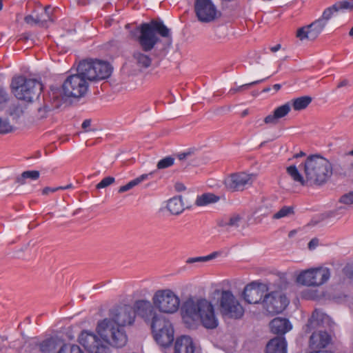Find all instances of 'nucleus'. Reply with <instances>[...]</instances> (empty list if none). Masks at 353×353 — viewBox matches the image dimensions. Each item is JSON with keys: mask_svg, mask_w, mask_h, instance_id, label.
Wrapping results in <instances>:
<instances>
[{"mask_svg": "<svg viewBox=\"0 0 353 353\" xmlns=\"http://www.w3.org/2000/svg\"><path fill=\"white\" fill-rule=\"evenodd\" d=\"M112 68L107 62L99 60H84L79 63L77 73L70 75L64 81L62 88L65 97L81 98L88 90L89 81L108 79Z\"/></svg>", "mask_w": 353, "mask_h": 353, "instance_id": "nucleus-1", "label": "nucleus"}, {"mask_svg": "<svg viewBox=\"0 0 353 353\" xmlns=\"http://www.w3.org/2000/svg\"><path fill=\"white\" fill-rule=\"evenodd\" d=\"M97 332L101 339L94 334L83 332L79 336V343L90 353H108L107 344L116 347H123L128 337L123 328L117 326L112 321L104 319L97 326Z\"/></svg>", "mask_w": 353, "mask_h": 353, "instance_id": "nucleus-2", "label": "nucleus"}, {"mask_svg": "<svg viewBox=\"0 0 353 353\" xmlns=\"http://www.w3.org/2000/svg\"><path fill=\"white\" fill-rule=\"evenodd\" d=\"M138 29L139 34L136 37V41L140 48L134 50L132 59L138 67L148 68L151 65L152 61L150 52L160 41L157 33L167 39L170 44L172 42L170 30L160 20H152L149 23H143Z\"/></svg>", "mask_w": 353, "mask_h": 353, "instance_id": "nucleus-3", "label": "nucleus"}, {"mask_svg": "<svg viewBox=\"0 0 353 353\" xmlns=\"http://www.w3.org/2000/svg\"><path fill=\"white\" fill-rule=\"evenodd\" d=\"M181 314L184 325L189 329L194 330L202 325L213 330L219 325L214 306L205 298L188 299L181 306Z\"/></svg>", "mask_w": 353, "mask_h": 353, "instance_id": "nucleus-4", "label": "nucleus"}, {"mask_svg": "<svg viewBox=\"0 0 353 353\" xmlns=\"http://www.w3.org/2000/svg\"><path fill=\"white\" fill-rule=\"evenodd\" d=\"M303 165L305 178L300 174L295 165L287 168L288 174L301 185H321L332 174L331 163L320 155H310Z\"/></svg>", "mask_w": 353, "mask_h": 353, "instance_id": "nucleus-5", "label": "nucleus"}, {"mask_svg": "<svg viewBox=\"0 0 353 353\" xmlns=\"http://www.w3.org/2000/svg\"><path fill=\"white\" fill-rule=\"evenodd\" d=\"M10 86L12 93L18 99L27 102L37 99L43 89L39 81L21 76L13 78Z\"/></svg>", "mask_w": 353, "mask_h": 353, "instance_id": "nucleus-6", "label": "nucleus"}, {"mask_svg": "<svg viewBox=\"0 0 353 353\" xmlns=\"http://www.w3.org/2000/svg\"><path fill=\"white\" fill-rule=\"evenodd\" d=\"M152 301L160 313L173 314L178 310L180 305L179 296L170 289L157 290Z\"/></svg>", "mask_w": 353, "mask_h": 353, "instance_id": "nucleus-7", "label": "nucleus"}, {"mask_svg": "<svg viewBox=\"0 0 353 353\" xmlns=\"http://www.w3.org/2000/svg\"><path fill=\"white\" fill-rule=\"evenodd\" d=\"M219 311L224 318L239 319L244 314V309L230 290H223L219 298Z\"/></svg>", "mask_w": 353, "mask_h": 353, "instance_id": "nucleus-8", "label": "nucleus"}, {"mask_svg": "<svg viewBox=\"0 0 353 353\" xmlns=\"http://www.w3.org/2000/svg\"><path fill=\"white\" fill-rule=\"evenodd\" d=\"M136 314L141 317L151 327L159 326L162 319L165 318L153 304L148 300H138L134 303Z\"/></svg>", "mask_w": 353, "mask_h": 353, "instance_id": "nucleus-9", "label": "nucleus"}, {"mask_svg": "<svg viewBox=\"0 0 353 353\" xmlns=\"http://www.w3.org/2000/svg\"><path fill=\"white\" fill-rule=\"evenodd\" d=\"M330 277V270L320 267L301 272L296 281L303 285L317 287L324 284Z\"/></svg>", "mask_w": 353, "mask_h": 353, "instance_id": "nucleus-10", "label": "nucleus"}, {"mask_svg": "<svg viewBox=\"0 0 353 353\" xmlns=\"http://www.w3.org/2000/svg\"><path fill=\"white\" fill-rule=\"evenodd\" d=\"M62 341L58 337H50L40 342L32 341L26 343L19 353H56Z\"/></svg>", "mask_w": 353, "mask_h": 353, "instance_id": "nucleus-11", "label": "nucleus"}, {"mask_svg": "<svg viewBox=\"0 0 353 353\" xmlns=\"http://www.w3.org/2000/svg\"><path fill=\"white\" fill-rule=\"evenodd\" d=\"M263 308L272 315L282 312L289 303L286 296L281 291H273L264 295L261 302Z\"/></svg>", "mask_w": 353, "mask_h": 353, "instance_id": "nucleus-12", "label": "nucleus"}, {"mask_svg": "<svg viewBox=\"0 0 353 353\" xmlns=\"http://www.w3.org/2000/svg\"><path fill=\"white\" fill-rule=\"evenodd\" d=\"M194 11L199 21L212 22L221 16V12L211 0H195Z\"/></svg>", "mask_w": 353, "mask_h": 353, "instance_id": "nucleus-13", "label": "nucleus"}, {"mask_svg": "<svg viewBox=\"0 0 353 353\" xmlns=\"http://www.w3.org/2000/svg\"><path fill=\"white\" fill-rule=\"evenodd\" d=\"M64 99L59 89H51L48 94L43 98V104L37 110V116L39 119L46 118L48 114L61 107Z\"/></svg>", "mask_w": 353, "mask_h": 353, "instance_id": "nucleus-14", "label": "nucleus"}, {"mask_svg": "<svg viewBox=\"0 0 353 353\" xmlns=\"http://www.w3.org/2000/svg\"><path fill=\"white\" fill-rule=\"evenodd\" d=\"M136 312L134 306L124 305L114 308L112 312V319H110L117 326L123 327L132 325L135 320Z\"/></svg>", "mask_w": 353, "mask_h": 353, "instance_id": "nucleus-15", "label": "nucleus"}, {"mask_svg": "<svg viewBox=\"0 0 353 353\" xmlns=\"http://www.w3.org/2000/svg\"><path fill=\"white\" fill-rule=\"evenodd\" d=\"M255 176L245 172L233 173L224 180L225 188L230 192L243 191L247 186L251 185Z\"/></svg>", "mask_w": 353, "mask_h": 353, "instance_id": "nucleus-16", "label": "nucleus"}, {"mask_svg": "<svg viewBox=\"0 0 353 353\" xmlns=\"http://www.w3.org/2000/svg\"><path fill=\"white\" fill-rule=\"evenodd\" d=\"M159 326L151 327L157 343L163 347H168L174 341V328L165 318L162 319Z\"/></svg>", "mask_w": 353, "mask_h": 353, "instance_id": "nucleus-17", "label": "nucleus"}, {"mask_svg": "<svg viewBox=\"0 0 353 353\" xmlns=\"http://www.w3.org/2000/svg\"><path fill=\"white\" fill-rule=\"evenodd\" d=\"M326 25L323 19H316L311 24L298 29L296 37L301 40L313 41L321 34Z\"/></svg>", "mask_w": 353, "mask_h": 353, "instance_id": "nucleus-18", "label": "nucleus"}, {"mask_svg": "<svg viewBox=\"0 0 353 353\" xmlns=\"http://www.w3.org/2000/svg\"><path fill=\"white\" fill-rule=\"evenodd\" d=\"M266 290L265 285L252 282L247 285L243 290L244 300L250 304H258L261 303L263 293Z\"/></svg>", "mask_w": 353, "mask_h": 353, "instance_id": "nucleus-19", "label": "nucleus"}, {"mask_svg": "<svg viewBox=\"0 0 353 353\" xmlns=\"http://www.w3.org/2000/svg\"><path fill=\"white\" fill-rule=\"evenodd\" d=\"M291 110L290 103H286L277 107L271 114L268 115L264 119V123L266 124L276 125L279 119L285 117Z\"/></svg>", "mask_w": 353, "mask_h": 353, "instance_id": "nucleus-20", "label": "nucleus"}, {"mask_svg": "<svg viewBox=\"0 0 353 353\" xmlns=\"http://www.w3.org/2000/svg\"><path fill=\"white\" fill-rule=\"evenodd\" d=\"M331 341V336L326 332L320 331L313 333L310 339V346L312 349L325 347Z\"/></svg>", "mask_w": 353, "mask_h": 353, "instance_id": "nucleus-21", "label": "nucleus"}, {"mask_svg": "<svg viewBox=\"0 0 353 353\" xmlns=\"http://www.w3.org/2000/svg\"><path fill=\"white\" fill-rule=\"evenodd\" d=\"M287 343L283 336L271 339L266 345V353H287Z\"/></svg>", "mask_w": 353, "mask_h": 353, "instance_id": "nucleus-22", "label": "nucleus"}, {"mask_svg": "<svg viewBox=\"0 0 353 353\" xmlns=\"http://www.w3.org/2000/svg\"><path fill=\"white\" fill-rule=\"evenodd\" d=\"M194 345L190 336H182L177 339L174 346V353H194Z\"/></svg>", "mask_w": 353, "mask_h": 353, "instance_id": "nucleus-23", "label": "nucleus"}, {"mask_svg": "<svg viewBox=\"0 0 353 353\" xmlns=\"http://www.w3.org/2000/svg\"><path fill=\"white\" fill-rule=\"evenodd\" d=\"M271 331L276 334L283 335L292 329L290 321L286 319L275 318L270 323Z\"/></svg>", "mask_w": 353, "mask_h": 353, "instance_id": "nucleus-24", "label": "nucleus"}, {"mask_svg": "<svg viewBox=\"0 0 353 353\" xmlns=\"http://www.w3.org/2000/svg\"><path fill=\"white\" fill-rule=\"evenodd\" d=\"M243 220V217L239 214H232L222 219L219 225L221 227L238 228Z\"/></svg>", "mask_w": 353, "mask_h": 353, "instance_id": "nucleus-25", "label": "nucleus"}, {"mask_svg": "<svg viewBox=\"0 0 353 353\" xmlns=\"http://www.w3.org/2000/svg\"><path fill=\"white\" fill-rule=\"evenodd\" d=\"M168 210L173 214H179L184 210L183 203L181 196L170 199L167 204Z\"/></svg>", "mask_w": 353, "mask_h": 353, "instance_id": "nucleus-26", "label": "nucleus"}, {"mask_svg": "<svg viewBox=\"0 0 353 353\" xmlns=\"http://www.w3.org/2000/svg\"><path fill=\"white\" fill-rule=\"evenodd\" d=\"M150 176H152V173L143 174L140 175L139 176L137 177L136 179L128 182L126 185L121 186L118 190V192L123 193V192H127V191L132 189L133 188L139 185L144 181L148 180Z\"/></svg>", "mask_w": 353, "mask_h": 353, "instance_id": "nucleus-27", "label": "nucleus"}, {"mask_svg": "<svg viewBox=\"0 0 353 353\" xmlns=\"http://www.w3.org/2000/svg\"><path fill=\"white\" fill-rule=\"evenodd\" d=\"M312 97L309 96H303L294 99L289 103L294 110L299 111L305 109L312 102Z\"/></svg>", "mask_w": 353, "mask_h": 353, "instance_id": "nucleus-28", "label": "nucleus"}, {"mask_svg": "<svg viewBox=\"0 0 353 353\" xmlns=\"http://www.w3.org/2000/svg\"><path fill=\"white\" fill-rule=\"evenodd\" d=\"M40 173L37 170H28L22 172L16 178V183L23 185L26 183V179L35 181L39 178Z\"/></svg>", "mask_w": 353, "mask_h": 353, "instance_id": "nucleus-29", "label": "nucleus"}, {"mask_svg": "<svg viewBox=\"0 0 353 353\" xmlns=\"http://www.w3.org/2000/svg\"><path fill=\"white\" fill-rule=\"evenodd\" d=\"M52 11L53 9L50 6H46L44 10H43L41 14L37 15L38 24L44 26L48 21H53V19L52 18Z\"/></svg>", "mask_w": 353, "mask_h": 353, "instance_id": "nucleus-30", "label": "nucleus"}, {"mask_svg": "<svg viewBox=\"0 0 353 353\" xmlns=\"http://www.w3.org/2000/svg\"><path fill=\"white\" fill-rule=\"evenodd\" d=\"M219 199V197L214 194H203L196 198L195 203L198 206H203L210 203H215L218 201Z\"/></svg>", "mask_w": 353, "mask_h": 353, "instance_id": "nucleus-31", "label": "nucleus"}, {"mask_svg": "<svg viewBox=\"0 0 353 353\" xmlns=\"http://www.w3.org/2000/svg\"><path fill=\"white\" fill-rule=\"evenodd\" d=\"M325 318H327V316L324 313L316 309L309 319V325L312 327L317 326L323 323Z\"/></svg>", "mask_w": 353, "mask_h": 353, "instance_id": "nucleus-32", "label": "nucleus"}, {"mask_svg": "<svg viewBox=\"0 0 353 353\" xmlns=\"http://www.w3.org/2000/svg\"><path fill=\"white\" fill-rule=\"evenodd\" d=\"M294 214V208L292 206H283L278 212H274L272 215L273 219H280L288 217Z\"/></svg>", "mask_w": 353, "mask_h": 353, "instance_id": "nucleus-33", "label": "nucleus"}, {"mask_svg": "<svg viewBox=\"0 0 353 353\" xmlns=\"http://www.w3.org/2000/svg\"><path fill=\"white\" fill-rule=\"evenodd\" d=\"M343 9L340 5V1L336 3L331 7L326 8L322 14V17L319 19H323L325 21V24H327V21L332 17V14L334 12H338L339 10Z\"/></svg>", "mask_w": 353, "mask_h": 353, "instance_id": "nucleus-34", "label": "nucleus"}, {"mask_svg": "<svg viewBox=\"0 0 353 353\" xmlns=\"http://www.w3.org/2000/svg\"><path fill=\"white\" fill-rule=\"evenodd\" d=\"M8 114L12 117L13 119H18L23 114V108L21 105L17 103L12 104L7 110Z\"/></svg>", "mask_w": 353, "mask_h": 353, "instance_id": "nucleus-35", "label": "nucleus"}, {"mask_svg": "<svg viewBox=\"0 0 353 353\" xmlns=\"http://www.w3.org/2000/svg\"><path fill=\"white\" fill-rule=\"evenodd\" d=\"M217 256H218V252H214L208 256L189 258L186 261V263H189V264L194 263H205V262H208L212 259H214Z\"/></svg>", "mask_w": 353, "mask_h": 353, "instance_id": "nucleus-36", "label": "nucleus"}, {"mask_svg": "<svg viewBox=\"0 0 353 353\" xmlns=\"http://www.w3.org/2000/svg\"><path fill=\"white\" fill-rule=\"evenodd\" d=\"M57 353H83L77 345L63 344Z\"/></svg>", "mask_w": 353, "mask_h": 353, "instance_id": "nucleus-37", "label": "nucleus"}, {"mask_svg": "<svg viewBox=\"0 0 353 353\" xmlns=\"http://www.w3.org/2000/svg\"><path fill=\"white\" fill-rule=\"evenodd\" d=\"M277 206L275 203L272 202H265L260 208L261 212H262L263 216H268L269 214L273 213Z\"/></svg>", "mask_w": 353, "mask_h": 353, "instance_id": "nucleus-38", "label": "nucleus"}, {"mask_svg": "<svg viewBox=\"0 0 353 353\" xmlns=\"http://www.w3.org/2000/svg\"><path fill=\"white\" fill-rule=\"evenodd\" d=\"M174 159L172 157H166L162 159H161L157 165V167L159 170H162L165 168H168L170 166H172L174 164Z\"/></svg>", "mask_w": 353, "mask_h": 353, "instance_id": "nucleus-39", "label": "nucleus"}, {"mask_svg": "<svg viewBox=\"0 0 353 353\" xmlns=\"http://www.w3.org/2000/svg\"><path fill=\"white\" fill-rule=\"evenodd\" d=\"M14 128L7 119H2L0 117V134H7L12 132Z\"/></svg>", "mask_w": 353, "mask_h": 353, "instance_id": "nucleus-40", "label": "nucleus"}, {"mask_svg": "<svg viewBox=\"0 0 353 353\" xmlns=\"http://www.w3.org/2000/svg\"><path fill=\"white\" fill-rule=\"evenodd\" d=\"M263 80L264 79H261V80H259V81H253V82H251V83H246V84L240 85V86H239L237 88H231L229 90V94L232 95V94H234L236 92H243L245 89L248 88L251 85L259 83L262 82Z\"/></svg>", "mask_w": 353, "mask_h": 353, "instance_id": "nucleus-41", "label": "nucleus"}, {"mask_svg": "<svg viewBox=\"0 0 353 353\" xmlns=\"http://www.w3.org/2000/svg\"><path fill=\"white\" fill-rule=\"evenodd\" d=\"M10 99L9 94L3 88H0V110H2L6 106Z\"/></svg>", "mask_w": 353, "mask_h": 353, "instance_id": "nucleus-42", "label": "nucleus"}, {"mask_svg": "<svg viewBox=\"0 0 353 353\" xmlns=\"http://www.w3.org/2000/svg\"><path fill=\"white\" fill-rule=\"evenodd\" d=\"M115 181V179L112 176H107L103 179L101 182H99L97 185L96 188L97 189L104 188H106L111 184H112Z\"/></svg>", "mask_w": 353, "mask_h": 353, "instance_id": "nucleus-43", "label": "nucleus"}, {"mask_svg": "<svg viewBox=\"0 0 353 353\" xmlns=\"http://www.w3.org/2000/svg\"><path fill=\"white\" fill-rule=\"evenodd\" d=\"M339 201L342 203L350 205L353 203V191L343 195Z\"/></svg>", "mask_w": 353, "mask_h": 353, "instance_id": "nucleus-44", "label": "nucleus"}, {"mask_svg": "<svg viewBox=\"0 0 353 353\" xmlns=\"http://www.w3.org/2000/svg\"><path fill=\"white\" fill-rule=\"evenodd\" d=\"M193 154L194 151L189 150L182 153H178L176 156L180 161H183L190 159L193 156Z\"/></svg>", "mask_w": 353, "mask_h": 353, "instance_id": "nucleus-45", "label": "nucleus"}, {"mask_svg": "<svg viewBox=\"0 0 353 353\" xmlns=\"http://www.w3.org/2000/svg\"><path fill=\"white\" fill-rule=\"evenodd\" d=\"M340 5L343 9L353 10V0L341 1Z\"/></svg>", "mask_w": 353, "mask_h": 353, "instance_id": "nucleus-46", "label": "nucleus"}, {"mask_svg": "<svg viewBox=\"0 0 353 353\" xmlns=\"http://www.w3.org/2000/svg\"><path fill=\"white\" fill-rule=\"evenodd\" d=\"M25 21L28 24H38L37 23V16L34 17L32 15H28L24 19Z\"/></svg>", "mask_w": 353, "mask_h": 353, "instance_id": "nucleus-47", "label": "nucleus"}, {"mask_svg": "<svg viewBox=\"0 0 353 353\" xmlns=\"http://www.w3.org/2000/svg\"><path fill=\"white\" fill-rule=\"evenodd\" d=\"M318 245H319V239L316 238L312 239L308 243V248L310 250H314L318 246Z\"/></svg>", "mask_w": 353, "mask_h": 353, "instance_id": "nucleus-48", "label": "nucleus"}, {"mask_svg": "<svg viewBox=\"0 0 353 353\" xmlns=\"http://www.w3.org/2000/svg\"><path fill=\"white\" fill-rule=\"evenodd\" d=\"M57 190H59V189H58V187H57V188L46 187L44 189H43L42 194L44 195H47L50 192H54Z\"/></svg>", "mask_w": 353, "mask_h": 353, "instance_id": "nucleus-49", "label": "nucleus"}, {"mask_svg": "<svg viewBox=\"0 0 353 353\" xmlns=\"http://www.w3.org/2000/svg\"><path fill=\"white\" fill-rule=\"evenodd\" d=\"M90 125H91V120H90V119H85V120L83 122V123H82V125H81V127H82V128H83V130H85V131H88V130H87V128H88V127H90Z\"/></svg>", "mask_w": 353, "mask_h": 353, "instance_id": "nucleus-50", "label": "nucleus"}, {"mask_svg": "<svg viewBox=\"0 0 353 353\" xmlns=\"http://www.w3.org/2000/svg\"><path fill=\"white\" fill-rule=\"evenodd\" d=\"M7 346L6 339L0 336V351Z\"/></svg>", "mask_w": 353, "mask_h": 353, "instance_id": "nucleus-51", "label": "nucleus"}, {"mask_svg": "<svg viewBox=\"0 0 353 353\" xmlns=\"http://www.w3.org/2000/svg\"><path fill=\"white\" fill-rule=\"evenodd\" d=\"M349 85V81L347 79H344L339 83L337 88H341L344 86H347Z\"/></svg>", "mask_w": 353, "mask_h": 353, "instance_id": "nucleus-52", "label": "nucleus"}, {"mask_svg": "<svg viewBox=\"0 0 353 353\" xmlns=\"http://www.w3.org/2000/svg\"><path fill=\"white\" fill-rule=\"evenodd\" d=\"M227 35L226 32H222L221 34L216 33V37L218 39H224Z\"/></svg>", "mask_w": 353, "mask_h": 353, "instance_id": "nucleus-53", "label": "nucleus"}, {"mask_svg": "<svg viewBox=\"0 0 353 353\" xmlns=\"http://www.w3.org/2000/svg\"><path fill=\"white\" fill-rule=\"evenodd\" d=\"M281 46L280 44H277V45H276L275 46L272 47V48H270V50H271V51H272V52H277L279 50H280V49H281Z\"/></svg>", "mask_w": 353, "mask_h": 353, "instance_id": "nucleus-54", "label": "nucleus"}, {"mask_svg": "<svg viewBox=\"0 0 353 353\" xmlns=\"http://www.w3.org/2000/svg\"><path fill=\"white\" fill-rule=\"evenodd\" d=\"M305 153L301 151L299 153L294 154L293 157L295 159H297V158L305 157Z\"/></svg>", "mask_w": 353, "mask_h": 353, "instance_id": "nucleus-55", "label": "nucleus"}, {"mask_svg": "<svg viewBox=\"0 0 353 353\" xmlns=\"http://www.w3.org/2000/svg\"><path fill=\"white\" fill-rule=\"evenodd\" d=\"M72 188V184H68L65 186H59L58 187V189L59 190H68V189H70V188Z\"/></svg>", "mask_w": 353, "mask_h": 353, "instance_id": "nucleus-56", "label": "nucleus"}, {"mask_svg": "<svg viewBox=\"0 0 353 353\" xmlns=\"http://www.w3.org/2000/svg\"><path fill=\"white\" fill-rule=\"evenodd\" d=\"M176 188L179 191H181V190H185V187L183 186V184H176Z\"/></svg>", "mask_w": 353, "mask_h": 353, "instance_id": "nucleus-57", "label": "nucleus"}, {"mask_svg": "<svg viewBox=\"0 0 353 353\" xmlns=\"http://www.w3.org/2000/svg\"><path fill=\"white\" fill-rule=\"evenodd\" d=\"M249 113V111L248 109L246 110H244L242 112H241V117H245V116H247Z\"/></svg>", "mask_w": 353, "mask_h": 353, "instance_id": "nucleus-58", "label": "nucleus"}, {"mask_svg": "<svg viewBox=\"0 0 353 353\" xmlns=\"http://www.w3.org/2000/svg\"><path fill=\"white\" fill-rule=\"evenodd\" d=\"M79 4L84 5L87 3V0H77Z\"/></svg>", "mask_w": 353, "mask_h": 353, "instance_id": "nucleus-59", "label": "nucleus"}, {"mask_svg": "<svg viewBox=\"0 0 353 353\" xmlns=\"http://www.w3.org/2000/svg\"><path fill=\"white\" fill-rule=\"evenodd\" d=\"M273 88L275 90L277 91L281 88V85L280 84H274Z\"/></svg>", "mask_w": 353, "mask_h": 353, "instance_id": "nucleus-60", "label": "nucleus"}, {"mask_svg": "<svg viewBox=\"0 0 353 353\" xmlns=\"http://www.w3.org/2000/svg\"><path fill=\"white\" fill-rule=\"evenodd\" d=\"M347 155L353 157V149L348 152ZM352 168H353V163L351 164Z\"/></svg>", "mask_w": 353, "mask_h": 353, "instance_id": "nucleus-61", "label": "nucleus"}, {"mask_svg": "<svg viewBox=\"0 0 353 353\" xmlns=\"http://www.w3.org/2000/svg\"><path fill=\"white\" fill-rule=\"evenodd\" d=\"M295 233H296V231H295V230H292V231H290V232H289L288 236H289L290 237H292V236Z\"/></svg>", "mask_w": 353, "mask_h": 353, "instance_id": "nucleus-62", "label": "nucleus"}, {"mask_svg": "<svg viewBox=\"0 0 353 353\" xmlns=\"http://www.w3.org/2000/svg\"><path fill=\"white\" fill-rule=\"evenodd\" d=\"M2 6H3L2 2H1V1H0V10L2 9Z\"/></svg>", "mask_w": 353, "mask_h": 353, "instance_id": "nucleus-63", "label": "nucleus"}, {"mask_svg": "<svg viewBox=\"0 0 353 353\" xmlns=\"http://www.w3.org/2000/svg\"><path fill=\"white\" fill-rule=\"evenodd\" d=\"M352 274H353V272H352V271H351V272L350 273L349 276H352Z\"/></svg>", "mask_w": 353, "mask_h": 353, "instance_id": "nucleus-64", "label": "nucleus"}]
</instances>
